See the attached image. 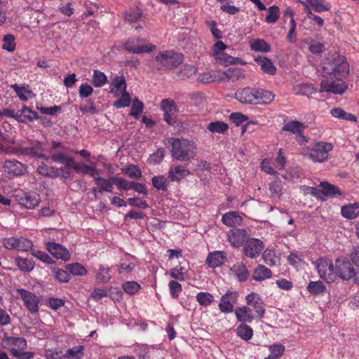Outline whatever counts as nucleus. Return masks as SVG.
<instances>
[{
    "label": "nucleus",
    "instance_id": "obj_1",
    "mask_svg": "<svg viewBox=\"0 0 359 359\" xmlns=\"http://www.w3.org/2000/svg\"><path fill=\"white\" fill-rule=\"evenodd\" d=\"M318 72L323 76L320 93L343 95L348 88L346 79L350 74V65L344 55L337 53H329L322 60Z\"/></svg>",
    "mask_w": 359,
    "mask_h": 359
},
{
    "label": "nucleus",
    "instance_id": "obj_2",
    "mask_svg": "<svg viewBox=\"0 0 359 359\" xmlns=\"http://www.w3.org/2000/svg\"><path fill=\"white\" fill-rule=\"evenodd\" d=\"M274 97L271 91L249 86L238 88L234 95L237 101L245 104H267L273 100Z\"/></svg>",
    "mask_w": 359,
    "mask_h": 359
},
{
    "label": "nucleus",
    "instance_id": "obj_3",
    "mask_svg": "<svg viewBox=\"0 0 359 359\" xmlns=\"http://www.w3.org/2000/svg\"><path fill=\"white\" fill-rule=\"evenodd\" d=\"M170 153L173 158L180 161H189L196 156V144L186 138H170Z\"/></svg>",
    "mask_w": 359,
    "mask_h": 359
},
{
    "label": "nucleus",
    "instance_id": "obj_4",
    "mask_svg": "<svg viewBox=\"0 0 359 359\" xmlns=\"http://www.w3.org/2000/svg\"><path fill=\"white\" fill-rule=\"evenodd\" d=\"M155 61L160 66L158 70H172L183 62L184 55L173 50H163L156 55Z\"/></svg>",
    "mask_w": 359,
    "mask_h": 359
},
{
    "label": "nucleus",
    "instance_id": "obj_5",
    "mask_svg": "<svg viewBox=\"0 0 359 359\" xmlns=\"http://www.w3.org/2000/svg\"><path fill=\"white\" fill-rule=\"evenodd\" d=\"M335 275L344 280L353 279L354 283L359 284V271H355L351 262L344 257L337 258L335 262Z\"/></svg>",
    "mask_w": 359,
    "mask_h": 359
},
{
    "label": "nucleus",
    "instance_id": "obj_6",
    "mask_svg": "<svg viewBox=\"0 0 359 359\" xmlns=\"http://www.w3.org/2000/svg\"><path fill=\"white\" fill-rule=\"evenodd\" d=\"M145 40L140 38H130L123 45L128 52L135 54L151 53L156 49L152 43H144Z\"/></svg>",
    "mask_w": 359,
    "mask_h": 359
},
{
    "label": "nucleus",
    "instance_id": "obj_7",
    "mask_svg": "<svg viewBox=\"0 0 359 359\" xmlns=\"http://www.w3.org/2000/svg\"><path fill=\"white\" fill-rule=\"evenodd\" d=\"M318 272L320 278L327 283L334 280L335 271L333 264L330 259H319L316 262Z\"/></svg>",
    "mask_w": 359,
    "mask_h": 359
},
{
    "label": "nucleus",
    "instance_id": "obj_8",
    "mask_svg": "<svg viewBox=\"0 0 359 359\" xmlns=\"http://www.w3.org/2000/svg\"><path fill=\"white\" fill-rule=\"evenodd\" d=\"M161 109L163 111V119L169 125L173 126L177 121V107L171 99H164L161 102Z\"/></svg>",
    "mask_w": 359,
    "mask_h": 359
},
{
    "label": "nucleus",
    "instance_id": "obj_9",
    "mask_svg": "<svg viewBox=\"0 0 359 359\" xmlns=\"http://www.w3.org/2000/svg\"><path fill=\"white\" fill-rule=\"evenodd\" d=\"M4 246L8 250H16L18 251L27 252L32 250L33 246L32 241L23 238L9 237L3 241Z\"/></svg>",
    "mask_w": 359,
    "mask_h": 359
},
{
    "label": "nucleus",
    "instance_id": "obj_10",
    "mask_svg": "<svg viewBox=\"0 0 359 359\" xmlns=\"http://www.w3.org/2000/svg\"><path fill=\"white\" fill-rule=\"evenodd\" d=\"M16 291L23 301L24 305L27 310L32 314L38 313L39 304V297L35 294L22 288H18Z\"/></svg>",
    "mask_w": 359,
    "mask_h": 359
},
{
    "label": "nucleus",
    "instance_id": "obj_11",
    "mask_svg": "<svg viewBox=\"0 0 359 359\" xmlns=\"http://www.w3.org/2000/svg\"><path fill=\"white\" fill-rule=\"evenodd\" d=\"M264 248V244L262 241L255 238H248L243 247V252L245 255L251 259L257 257Z\"/></svg>",
    "mask_w": 359,
    "mask_h": 359
},
{
    "label": "nucleus",
    "instance_id": "obj_12",
    "mask_svg": "<svg viewBox=\"0 0 359 359\" xmlns=\"http://www.w3.org/2000/svg\"><path fill=\"white\" fill-rule=\"evenodd\" d=\"M2 346L10 351L12 355L27 348V341L22 337H6L2 339Z\"/></svg>",
    "mask_w": 359,
    "mask_h": 359
},
{
    "label": "nucleus",
    "instance_id": "obj_13",
    "mask_svg": "<svg viewBox=\"0 0 359 359\" xmlns=\"http://www.w3.org/2000/svg\"><path fill=\"white\" fill-rule=\"evenodd\" d=\"M238 294L236 291L228 290L220 299L218 305L222 313H229L233 312L234 304H236Z\"/></svg>",
    "mask_w": 359,
    "mask_h": 359
},
{
    "label": "nucleus",
    "instance_id": "obj_14",
    "mask_svg": "<svg viewBox=\"0 0 359 359\" xmlns=\"http://www.w3.org/2000/svg\"><path fill=\"white\" fill-rule=\"evenodd\" d=\"M46 248L56 259L68 261L71 258L69 251L58 243L48 242L46 245Z\"/></svg>",
    "mask_w": 359,
    "mask_h": 359
},
{
    "label": "nucleus",
    "instance_id": "obj_15",
    "mask_svg": "<svg viewBox=\"0 0 359 359\" xmlns=\"http://www.w3.org/2000/svg\"><path fill=\"white\" fill-rule=\"evenodd\" d=\"M334 146L330 142H316V162L322 163L330 158Z\"/></svg>",
    "mask_w": 359,
    "mask_h": 359
},
{
    "label": "nucleus",
    "instance_id": "obj_16",
    "mask_svg": "<svg viewBox=\"0 0 359 359\" xmlns=\"http://www.w3.org/2000/svg\"><path fill=\"white\" fill-rule=\"evenodd\" d=\"M246 230L238 228H233L227 233L228 241L233 247H240L248 238Z\"/></svg>",
    "mask_w": 359,
    "mask_h": 359
},
{
    "label": "nucleus",
    "instance_id": "obj_17",
    "mask_svg": "<svg viewBox=\"0 0 359 359\" xmlns=\"http://www.w3.org/2000/svg\"><path fill=\"white\" fill-rule=\"evenodd\" d=\"M246 303L248 306L253 307L259 318H262L265 313L264 302L261 296L256 292H251L245 297Z\"/></svg>",
    "mask_w": 359,
    "mask_h": 359
},
{
    "label": "nucleus",
    "instance_id": "obj_18",
    "mask_svg": "<svg viewBox=\"0 0 359 359\" xmlns=\"http://www.w3.org/2000/svg\"><path fill=\"white\" fill-rule=\"evenodd\" d=\"M18 197L19 203L27 209L35 208L41 201L40 196L36 192H23Z\"/></svg>",
    "mask_w": 359,
    "mask_h": 359
},
{
    "label": "nucleus",
    "instance_id": "obj_19",
    "mask_svg": "<svg viewBox=\"0 0 359 359\" xmlns=\"http://www.w3.org/2000/svg\"><path fill=\"white\" fill-rule=\"evenodd\" d=\"M4 168L6 172L13 176L22 175L27 170L25 165L15 159L5 161Z\"/></svg>",
    "mask_w": 359,
    "mask_h": 359
},
{
    "label": "nucleus",
    "instance_id": "obj_20",
    "mask_svg": "<svg viewBox=\"0 0 359 359\" xmlns=\"http://www.w3.org/2000/svg\"><path fill=\"white\" fill-rule=\"evenodd\" d=\"M320 187L321 188L320 190L316 189V198H321V195L333 198L342 194L337 187L327 182H320Z\"/></svg>",
    "mask_w": 359,
    "mask_h": 359
},
{
    "label": "nucleus",
    "instance_id": "obj_21",
    "mask_svg": "<svg viewBox=\"0 0 359 359\" xmlns=\"http://www.w3.org/2000/svg\"><path fill=\"white\" fill-rule=\"evenodd\" d=\"M226 259V254L223 251L210 252L205 259V264L210 268L215 269L222 266Z\"/></svg>",
    "mask_w": 359,
    "mask_h": 359
},
{
    "label": "nucleus",
    "instance_id": "obj_22",
    "mask_svg": "<svg viewBox=\"0 0 359 359\" xmlns=\"http://www.w3.org/2000/svg\"><path fill=\"white\" fill-rule=\"evenodd\" d=\"M190 175V171L182 165H175L170 168L168 178L170 182H180Z\"/></svg>",
    "mask_w": 359,
    "mask_h": 359
},
{
    "label": "nucleus",
    "instance_id": "obj_23",
    "mask_svg": "<svg viewBox=\"0 0 359 359\" xmlns=\"http://www.w3.org/2000/svg\"><path fill=\"white\" fill-rule=\"evenodd\" d=\"M22 150L24 155L28 156L30 158L48 159L43 153L44 149L42 144L39 142L36 141L32 144L31 147H23Z\"/></svg>",
    "mask_w": 359,
    "mask_h": 359
},
{
    "label": "nucleus",
    "instance_id": "obj_24",
    "mask_svg": "<svg viewBox=\"0 0 359 359\" xmlns=\"http://www.w3.org/2000/svg\"><path fill=\"white\" fill-rule=\"evenodd\" d=\"M17 114V121L19 123L32 122L34 120L39 118L38 114L27 106H24L20 110L18 111Z\"/></svg>",
    "mask_w": 359,
    "mask_h": 359
},
{
    "label": "nucleus",
    "instance_id": "obj_25",
    "mask_svg": "<svg viewBox=\"0 0 359 359\" xmlns=\"http://www.w3.org/2000/svg\"><path fill=\"white\" fill-rule=\"evenodd\" d=\"M242 216L235 211H229L223 215L222 222L228 226L234 227L243 223Z\"/></svg>",
    "mask_w": 359,
    "mask_h": 359
},
{
    "label": "nucleus",
    "instance_id": "obj_26",
    "mask_svg": "<svg viewBox=\"0 0 359 359\" xmlns=\"http://www.w3.org/2000/svg\"><path fill=\"white\" fill-rule=\"evenodd\" d=\"M272 271L263 264H258L253 270L252 278L256 281H263L272 277Z\"/></svg>",
    "mask_w": 359,
    "mask_h": 359
},
{
    "label": "nucleus",
    "instance_id": "obj_27",
    "mask_svg": "<svg viewBox=\"0 0 359 359\" xmlns=\"http://www.w3.org/2000/svg\"><path fill=\"white\" fill-rule=\"evenodd\" d=\"M255 61L260 66L262 71L271 76L276 74L277 69L272 61L266 57H257Z\"/></svg>",
    "mask_w": 359,
    "mask_h": 359
},
{
    "label": "nucleus",
    "instance_id": "obj_28",
    "mask_svg": "<svg viewBox=\"0 0 359 359\" xmlns=\"http://www.w3.org/2000/svg\"><path fill=\"white\" fill-rule=\"evenodd\" d=\"M126 88L127 85L124 76H115L110 85L109 93L113 94L115 97H118L121 95V92L126 90Z\"/></svg>",
    "mask_w": 359,
    "mask_h": 359
},
{
    "label": "nucleus",
    "instance_id": "obj_29",
    "mask_svg": "<svg viewBox=\"0 0 359 359\" xmlns=\"http://www.w3.org/2000/svg\"><path fill=\"white\" fill-rule=\"evenodd\" d=\"M230 271L237 278L239 282H245L249 278L250 273L246 266L242 262H237L233 264Z\"/></svg>",
    "mask_w": 359,
    "mask_h": 359
},
{
    "label": "nucleus",
    "instance_id": "obj_30",
    "mask_svg": "<svg viewBox=\"0 0 359 359\" xmlns=\"http://www.w3.org/2000/svg\"><path fill=\"white\" fill-rule=\"evenodd\" d=\"M235 314L239 322L252 323L254 319L252 311L248 306L236 307Z\"/></svg>",
    "mask_w": 359,
    "mask_h": 359
},
{
    "label": "nucleus",
    "instance_id": "obj_31",
    "mask_svg": "<svg viewBox=\"0 0 359 359\" xmlns=\"http://www.w3.org/2000/svg\"><path fill=\"white\" fill-rule=\"evenodd\" d=\"M94 182L97 186L99 193L102 194L104 191L110 193L112 192L113 184L114 183V180H112V177L108 179L97 177L94 178Z\"/></svg>",
    "mask_w": 359,
    "mask_h": 359
},
{
    "label": "nucleus",
    "instance_id": "obj_32",
    "mask_svg": "<svg viewBox=\"0 0 359 359\" xmlns=\"http://www.w3.org/2000/svg\"><path fill=\"white\" fill-rule=\"evenodd\" d=\"M134 257L127 255L124 259H122L118 268V273L119 274L130 273L135 267V263L133 261Z\"/></svg>",
    "mask_w": 359,
    "mask_h": 359
},
{
    "label": "nucleus",
    "instance_id": "obj_33",
    "mask_svg": "<svg viewBox=\"0 0 359 359\" xmlns=\"http://www.w3.org/2000/svg\"><path fill=\"white\" fill-rule=\"evenodd\" d=\"M341 215L344 217L352 219L359 216V203H355L341 207Z\"/></svg>",
    "mask_w": 359,
    "mask_h": 359
},
{
    "label": "nucleus",
    "instance_id": "obj_34",
    "mask_svg": "<svg viewBox=\"0 0 359 359\" xmlns=\"http://www.w3.org/2000/svg\"><path fill=\"white\" fill-rule=\"evenodd\" d=\"M15 264L20 271L25 273L31 272L35 266L32 259L23 258L20 256L15 259Z\"/></svg>",
    "mask_w": 359,
    "mask_h": 359
},
{
    "label": "nucleus",
    "instance_id": "obj_35",
    "mask_svg": "<svg viewBox=\"0 0 359 359\" xmlns=\"http://www.w3.org/2000/svg\"><path fill=\"white\" fill-rule=\"evenodd\" d=\"M111 278V268L103 264H100L95 273L96 280L100 283H107Z\"/></svg>",
    "mask_w": 359,
    "mask_h": 359
},
{
    "label": "nucleus",
    "instance_id": "obj_36",
    "mask_svg": "<svg viewBox=\"0 0 359 359\" xmlns=\"http://www.w3.org/2000/svg\"><path fill=\"white\" fill-rule=\"evenodd\" d=\"M215 60L222 65H235L240 64L244 65L245 62L239 57H234L231 55H227L225 53H221L217 56L215 57Z\"/></svg>",
    "mask_w": 359,
    "mask_h": 359
},
{
    "label": "nucleus",
    "instance_id": "obj_37",
    "mask_svg": "<svg viewBox=\"0 0 359 359\" xmlns=\"http://www.w3.org/2000/svg\"><path fill=\"white\" fill-rule=\"evenodd\" d=\"M12 88L22 101H27L29 97H32L34 95L32 90H29L28 85L18 86L15 83L12 85Z\"/></svg>",
    "mask_w": 359,
    "mask_h": 359
},
{
    "label": "nucleus",
    "instance_id": "obj_38",
    "mask_svg": "<svg viewBox=\"0 0 359 359\" xmlns=\"http://www.w3.org/2000/svg\"><path fill=\"white\" fill-rule=\"evenodd\" d=\"M251 50L257 52L268 53L271 50V46L264 39H252L249 42Z\"/></svg>",
    "mask_w": 359,
    "mask_h": 359
},
{
    "label": "nucleus",
    "instance_id": "obj_39",
    "mask_svg": "<svg viewBox=\"0 0 359 359\" xmlns=\"http://www.w3.org/2000/svg\"><path fill=\"white\" fill-rule=\"evenodd\" d=\"M37 172L43 176H46L51 178L58 177L59 173L57 168L48 165L43 163L38 167Z\"/></svg>",
    "mask_w": 359,
    "mask_h": 359
},
{
    "label": "nucleus",
    "instance_id": "obj_40",
    "mask_svg": "<svg viewBox=\"0 0 359 359\" xmlns=\"http://www.w3.org/2000/svg\"><path fill=\"white\" fill-rule=\"evenodd\" d=\"M168 180L164 175L154 176L151 179V183L157 190L165 191L168 190L169 185Z\"/></svg>",
    "mask_w": 359,
    "mask_h": 359
},
{
    "label": "nucleus",
    "instance_id": "obj_41",
    "mask_svg": "<svg viewBox=\"0 0 359 359\" xmlns=\"http://www.w3.org/2000/svg\"><path fill=\"white\" fill-rule=\"evenodd\" d=\"M142 15L143 13L140 8H130L126 11L124 19L130 23H135L141 20Z\"/></svg>",
    "mask_w": 359,
    "mask_h": 359
},
{
    "label": "nucleus",
    "instance_id": "obj_42",
    "mask_svg": "<svg viewBox=\"0 0 359 359\" xmlns=\"http://www.w3.org/2000/svg\"><path fill=\"white\" fill-rule=\"evenodd\" d=\"M197 68L191 65H184L177 73V76L181 79H186L196 74Z\"/></svg>",
    "mask_w": 359,
    "mask_h": 359
},
{
    "label": "nucleus",
    "instance_id": "obj_43",
    "mask_svg": "<svg viewBox=\"0 0 359 359\" xmlns=\"http://www.w3.org/2000/svg\"><path fill=\"white\" fill-rule=\"evenodd\" d=\"M107 77L102 72L95 69L92 76V83L95 88H100L107 83Z\"/></svg>",
    "mask_w": 359,
    "mask_h": 359
},
{
    "label": "nucleus",
    "instance_id": "obj_44",
    "mask_svg": "<svg viewBox=\"0 0 359 359\" xmlns=\"http://www.w3.org/2000/svg\"><path fill=\"white\" fill-rule=\"evenodd\" d=\"M237 335L245 341L250 340L253 335L252 327L246 324H241L236 328Z\"/></svg>",
    "mask_w": 359,
    "mask_h": 359
},
{
    "label": "nucleus",
    "instance_id": "obj_45",
    "mask_svg": "<svg viewBox=\"0 0 359 359\" xmlns=\"http://www.w3.org/2000/svg\"><path fill=\"white\" fill-rule=\"evenodd\" d=\"M207 129L211 133H224L229 129V126L223 121H217L209 123Z\"/></svg>",
    "mask_w": 359,
    "mask_h": 359
},
{
    "label": "nucleus",
    "instance_id": "obj_46",
    "mask_svg": "<svg viewBox=\"0 0 359 359\" xmlns=\"http://www.w3.org/2000/svg\"><path fill=\"white\" fill-rule=\"evenodd\" d=\"M197 302L203 306H209L214 302V297L207 292H200L196 296Z\"/></svg>",
    "mask_w": 359,
    "mask_h": 359
},
{
    "label": "nucleus",
    "instance_id": "obj_47",
    "mask_svg": "<svg viewBox=\"0 0 359 359\" xmlns=\"http://www.w3.org/2000/svg\"><path fill=\"white\" fill-rule=\"evenodd\" d=\"M225 77L232 81H236L244 76L243 71L239 67H231L224 72Z\"/></svg>",
    "mask_w": 359,
    "mask_h": 359
},
{
    "label": "nucleus",
    "instance_id": "obj_48",
    "mask_svg": "<svg viewBox=\"0 0 359 359\" xmlns=\"http://www.w3.org/2000/svg\"><path fill=\"white\" fill-rule=\"evenodd\" d=\"M66 269L74 276H84L88 273L87 269L80 263L68 264Z\"/></svg>",
    "mask_w": 359,
    "mask_h": 359
},
{
    "label": "nucleus",
    "instance_id": "obj_49",
    "mask_svg": "<svg viewBox=\"0 0 359 359\" xmlns=\"http://www.w3.org/2000/svg\"><path fill=\"white\" fill-rule=\"evenodd\" d=\"M84 346L82 345L74 346L72 348L68 349L64 354V358H74L75 359H81L83 357Z\"/></svg>",
    "mask_w": 359,
    "mask_h": 359
},
{
    "label": "nucleus",
    "instance_id": "obj_50",
    "mask_svg": "<svg viewBox=\"0 0 359 359\" xmlns=\"http://www.w3.org/2000/svg\"><path fill=\"white\" fill-rule=\"evenodd\" d=\"M187 272V271L184 266L177 265L170 270V275L175 280L184 281Z\"/></svg>",
    "mask_w": 359,
    "mask_h": 359
},
{
    "label": "nucleus",
    "instance_id": "obj_51",
    "mask_svg": "<svg viewBox=\"0 0 359 359\" xmlns=\"http://www.w3.org/2000/svg\"><path fill=\"white\" fill-rule=\"evenodd\" d=\"M303 128L304 126L302 123L297 121H292L286 123L282 128V130L284 131H289L297 135L300 133V132H302Z\"/></svg>",
    "mask_w": 359,
    "mask_h": 359
},
{
    "label": "nucleus",
    "instance_id": "obj_52",
    "mask_svg": "<svg viewBox=\"0 0 359 359\" xmlns=\"http://www.w3.org/2000/svg\"><path fill=\"white\" fill-rule=\"evenodd\" d=\"M271 197L279 198L282 194L283 185L280 180H275L269 185Z\"/></svg>",
    "mask_w": 359,
    "mask_h": 359
},
{
    "label": "nucleus",
    "instance_id": "obj_53",
    "mask_svg": "<svg viewBox=\"0 0 359 359\" xmlns=\"http://www.w3.org/2000/svg\"><path fill=\"white\" fill-rule=\"evenodd\" d=\"M280 17V10L276 6H270L268 8V13L266 16V22L269 24L275 23Z\"/></svg>",
    "mask_w": 359,
    "mask_h": 359
},
{
    "label": "nucleus",
    "instance_id": "obj_54",
    "mask_svg": "<svg viewBox=\"0 0 359 359\" xmlns=\"http://www.w3.org/2000/svg\"><path fill=\"white\" fill-rule=\"evenodd\" d=\"M165 150L163 148L158 149L155 152L151 154L147 160L149 164H159L165 156Z\"/></svg>",
    "mask_w": 359,
    "mask_h": 359
},
{
    "label": "nucleus",
    "instance_id": "obj_55",
    "mask_svg": "<svg viewBox=\"0 0 359 359\" xmlns=\"http://www.w3.org/2000/svg\"><path fill=\"white\" fill-rule=\"evenodd\" d=\"M121 95L120 99L116 100L114 102V106L116 108L129 107L131 103V97L130 94L126 90H124L121 93Z\"/></svg>",
    "mask_w": 359,
    "mask_h": 359
},
{
    "label": "nucleus",
    "instance_id": "obj_56",
    "mask_svg": "<svg viewBox=\"0 0 359 359\" xmlns=\"http://www.w3.org/2000/svg\"><path fill=\"white\" fill-rule=\"evenodd\" d=\"M143 102L140 101L137 97H135L133 100L130 114L135 117V118H138L142 112L143 111Z\"/></svg>",
    "mask_w": 359,
    "mask_h": 359
},
{
    "label": "nucleus",
    "instance_id": "obj_57",
    "mask_svg": "<svg viewBox=\"0 0 359 359\" xmlns=\"http://www.w3.org/2000/svg\"><path fill=\"white\" fill-rule=\"evenodd\" d=\"M298 7L300 11H304L311 18L313 15L311 11L314 8V0L298 1Z\"/></svg>",
    "mask_w": 359,
    "mask_h": 359
},
{
    "label": "nucleus",
    "instance_id": "obj_58",
    "mask_svg": "<svg viewBox=\"0 0 359 359\" xmlns=\"http://www.w3.org/2000/svg\"><path fill=\"white\" fill-rule=\"evenodd\" d=\"M122 288L126 293L133 295L141 289V286L135 281H127L123 284Z\"/></svg>",
    "mask_w": 359,
    "mask_h": 359
},
{
    "label": "nucleus",
    "instance_id": "obj_59",
    "mask_svg": "<svg viewBox=\"0 0 359 359\" xmlns=\"http://www.w3.org/2000/svg\"><path fill=\"white\" fill-rule=\"evenodd\" d=\"M170 296L173 299H177L182 291V285L177 280H170L168 283Z\"/></svg>",
    "mask_w": 359,
    "mask_h": 359
},
{
    "label": "nucleus",
    "instance_id": "obj_60",
    "mask_svg": "<svg viewBox=\"0 0 359 359\" xmlns=\"http://www.w3.org/2000/svg\"><path fill=\"white\" fill-rule=\"evenodd\" d=\"M287 262L291 266L298 268L304 263V257L297 252H291L287 257Z\"/></svg>",
    "mask_w": 359,
    "mask_h": 359
},
{
    "label": "nucleus",
    "instance_id": "obj_61",
    "mask_svg": "<svg viewBox=\"0 0 359 359\" xmlns=\"http://www.w3.org/2000/svg\"><path fill=\"white\" fill-rule=\"evenodd\" d=\"M32 255L41 261L42 262L47 264H52L54 263V260L45 252L41 250H30Z\"/></svg>",
    "mask_w": 359,
    "mask_h": 359
},
{
    "label": "nucleus",
    "instance_id": "obj_62",
    "mask_svg": "<svg viewBox=\"0 0 359 359\" xmlns=\"http://www.w3.org/2000/svg\"><path fill=\"white\" fill-rule=\"evenodd\" d=\"M2 48L9 52H13L15 49V37L12 34H6L3 38Z\"/></svg>",
    "mask_w": 359,
    "mask_h": 359
},
{
    "label": "nucleus",
    "instance_id": "obj_63",
    "mask_svg": "<svg viewBox=\"0 0 359 359\" xmlns=\"http://www.w3.org/2000/svg\"><path fill=\"white\" fill-rule=\"evenodd\" d=\"M118 190L128 191L132 189L133 181L130 182L123 177H112Z\"/></svg>",
    "mask_w": 359,
    "mask_h": 359
},
{
    "label": "nucleus",
    "instance_id": "obj_64",
    "mask_svg": "<svg viewBox=\"0 0 359 359\" xmlns=\"http://www.w3.org/2000/svg\"><path fill=\"white\" fill-rule=\"evenodd\" d=\"M123 172L130 178L139 179L142 177V171L140 168L135 165H129L125 168Z\"/></svg>",
    "mask_w": 359,
    "mask_h": 359
}]
</instances>
